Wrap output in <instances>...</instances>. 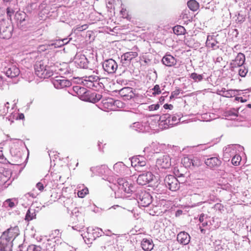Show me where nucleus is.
I'll list each match as a JSON object with an SVG mask.
<instances>
[{
	"mask_svg": "<svg viewBox=\"0 0 251 251\" xmlns=\"http://www.w3.org/2000/svg\"><path fill=\"white\" fill-rule=\"evenodd\" d=\"M19 234L17 226L11 227L4 231L0 237V251H12L13 241Z\"/></svg>",
	"mask_w": 251,
	"mask_h": 251,
	"instance_id": "f257e3e1",
	"label": "nucleus"
},
{
	"mask_svg": "<svg viewBox=\"0 0 251 251\" xmlns=\"http://www.w3.org/2000/svg\"><path fill=\"white\" fill-rule=\"evenodd\" d=\"M181 118V114L171 115L169 113L163 114L159 117V119H155L156 122H159L158 126L162 129H166L177 125L179 123Z\"/></svg>",
	"mask_w": 251,
	"mask_h": 251,
	"instance_id": "f03ea898",
	"label": "nucleus"
},
{
	"mask_svg": "<svg viewBox=\"0 0 251 251\" xmlns=\"http://www.w3.org/2000/svg\"><path fill=\"white\" fill-rule=\"evenodd\" d=\"M117 182L118 190L115 192L116 198H126L128 196L126 194L131 193L133 191L134 187L129 183L125 178H118Z\"/></svg>",
	"mask_w": 251,
	"mask_h": 251,
	"instance_id": "7ed1b4c3",
	"label": "nucleus"
},
{
	"mask_svg": "<svg viewBox=\"0 0 251 251\" xmlns=\"http://www.w3.org/2000/svg\"><path fill=\"white\" fill-rule=\"evenodd\" d=\"M100 77L96 75L85 76L82 78V83L89 88L98 90L104 88L103 84L100 82Z\"/></svg>",
	"mask_w": 251,
	"mask_h": 251,
	"instance_id": "20e7f679",
	"label": "nucleus"
},
{
	"mask_svg": "<svg viewBox=\"0 0 251 251\" xmlns=\"http://www.w3.org/2000/svg\"><path fill=\"white\" fill-rule=\"evenodd\" d=\"M156 126V120L150 119L144 124L139 122H135L130 126L133 130L140 132H149L150 129H154Z\"/></svg>",
	"mask_w": 251,
	"mask_h": 251,
	"instance_id": "39448f33",
	"label": "nucleus"
},
{
	"mask_svg": "<svg viewBox=\"0 0 251 251\" xmlns=\"http://www.w3.org/2000/svg\"><path fill=\"white\" fill-rule=\"evenodd\" d=\"M90 171L92 172L93 174L102 176L103 179L106 180L109 182L114 183L113 178L109 176L110 174H111V171L107 166L102 165L91 167Z\"/></svg>",
	"mask_w": 251,
	"mask_h": 251,
	"instance_id": "423d86ee",
	"label": "nucleus"
},
{
	"mask_svg": "<svg viewBox=\"0 0 251 251\" xmlns=\"http://www.w3.org/2000/svg\"><path fill=\"white\" fill-rule=\"evenodd\" d=\"M35 73L41 78H46L53 75L49 68H46L43 61L36 62L34 65Z\"/></svg>",
	"mask_w": 251,
	"mask_h": 251,
	"instance_id": "0eeeda50",
	"label": "nucleus"
},
{
	"mask_svg": "<svg viewBox=\"0 0 251 251\" xmlns=\"http://www.w3.org/2000/svg\"><path fill=\"white\" fill-rule=\"evenodd\" d=\"M0 38L4 39H8L12 36L13 29V26L10 22L6 20L0 21Z\"/></svg>",
	"mask_w": 251,
	"mask_h": 251,
	"instance_id": "6e6552de",
	"label": "nucleus"
},
{
	"mask_svg": "<svg viewBox=\"0 0 251 251\" xmlns=\"http://www.w3.org/2000/svg\"><path fill=\"white\" fill-rule=\"evenodd\" d=\"M12 172L10 169L0 166V186L7 187L13 181L11 179Z\"/></svg>",
	"mask_w": 251,
	"mask_h": 251,
	"instance_id": "1a4fd4ad",
	"label": "nucleus"
},
{
	"mask_svg": "<svg viewBox=\"0 0 251 251\" xmlns=\"http://www.w3.org/2000/svg\"><path fill=\"white\" fill-rule=\"evenodd\" d=\"M243 147L238 144L229 145L225 147L223 150V157L226 161H228L237 151H242Z\"/></svg>",
	"mask_w": 251,
	"mask_h": 251,
	"instance_id": "9d476101",
	"label": "nucleus"
},
{
	"mask_svg": "<svg viewBox=\"0 0 251 251\" xmlns=\"http://www.w3.org/2000/svg\"><path fill=\"white\" fill-rule=\"evenodd\" d=\"M137 201L141 206L146 207L152 201V197L149 192L141 191L137 195Z\"/></svg>",
	"mask_w": 251,
	"mask_h": 251,
	"instance_id": "9b49d317",
	"label": "nucleus"
},
{
	"mask_svg": "<svg viewBox=\"0 0 251 251\" xmlns=\"http://www.w3.org/2000/svg\"><path fill=\"white\" fill-rule=\"evenodd\" d=\"M164 181L166 187L172 191H176L179 188L178 180L173 175L167 176Z\"/></svg>",
	"mask_w": 251,
	"mask_h": 251,
	"instance_id": "f8f14e48",
	"label": "nucleus"
},
{
	"mask_svg": "<svg viewBox=\"0 0 251 251\" xmlns=\"http://www.w3.org/2000/svg\"><path fill=\"white\" fill-rule=\"evenodd\" d=\"M86 234L87 235L84 233L81 234L83 238L86 237L89 239H95L97 237L101 236L104 232L100 228L89 227L87 228Z\"/></svg>",
	"mask_w": 251,
	"mask_h": 251,
	"instance_id": "ddd939ff",
	"label": "nucleus"
},
{
	"mask_svg": "<svg viewBox=\"0 0 251 251\" xmlns=\"http://www.w3.org/2000/svg\"><path fill=\"white\" fill-rule=\"evenodd\" d=\"M15 19L17 21L18 26L23 30L25 29L29 20L25 13L23 11H17L15 14Z\"/></svg>",
	"mask_w": 251,
	"mask_h": 251,
	"instance_id": "4468645a",
	"label": "nucleus"
},
{
	"mask_svg": "<svg viewBox=\"0 0 251 251\" xmlns=\"http://www.w3.org/2000/svg\"><path fill=\"white\" fill-rule=\"evenodd\" d=\"M52 83L56 89H62L69 87L72 85L71 82L65 78L63 76H57L52 79Z\"/></svg>",
	"mask_w": 251,
	"mask_h": 251,
	"instance_id": "2eb2a0df",
	"label": "nucleus"
},
{
	"mask_svg": "<svg viewBox=\"0 0 251 251\" xmlns=\"http://www.w3.org/2000/svg\"><path fill=\"white\" fill-rule=\"evenodd\" d=\"M102 68L108 74H113L117 70L118 64L112 59H106L102 63Z\"/></svg>",
	"mask_w": 251,
	"mask_h": 251,
	"instance_id": "dca6fc26",
	"label": "nucleus"
},
{
	"mask_svg": "<svg viewBox=\"0 0 251 251\" xmlns=\"http://www.w3.org/2000/svg\"><path fill=\"white\" fill-rule=\"evenodd\" d=\"M73 62L77 68L86 69L88 68V61L86 56L81 53H77L74 57Z\"/></svg>",
	"mask_w": 251,
	"mask_h": 251,
	"instance_id": "f3484780",
	"label": "nucleus"
},
{
	"mask_svg": "<svg viewBox=\"0 0 251 251\" xmlns=\"http://www.w3.org/2000/svg\"><path fill=\"white\" fill-rule=\"evenodd\" d=\"M154 177L151 172H146L138 176L137 183L140 185H145L153 181Z\"/></svg>",
	"mask_w": 251,
	"mask_h": 251,
	"instance_id": "a211bd4d",
	"label": "nucleus"
},
{
	"mask_svg": "<svg viewBox=\"0 0 251 251\" xmlns=\"http://www.w3.org/2000/svg\"><path fill=\"white\" fill-rule=\"evenodd\" d=\"M156 166L163 169L169 168L171 166V157L168 154H164L156 160Z\"/></svg>",
	"mask_w": 251,
	"mask_h": 251,
	"instance_id": "6ab92c4d",
	"label": "nucleus"
},
{
	"mask_svg": "<svg viewBox=\"0 0 251 251\" xmlns=\"http://www.w3.org/2000/svg\"><path fill=\"white\" fill-rule=\"evenodd\" d=\"M138 56V53L136 51H129L124 53L121 57V62L124 67L128 66L131 61Z\"/></svg>",
	"mask_w": 251,
	"mask_h": 251,
	"instance_id": "aec40b11",
	"label": "nucleus"
},
{
	"mask_svg": "<svg viewBox=\"0 0 251 251\" xmlns=\"http://www.w3.org/2000/svg\"><path fill=\"white\" fill-rule=\"evenodd\" d=\"M119 94L124 100H129L135 96V94L131 87H126L123 88L119 91Z\"/></svg>",
	"mask_w": 251,
	"mask_h": 251,
	"instance_id": "412c9836",
	"label": "nucleus"
},
{
	"mask_svg": "<svg viewBox=\"0 0 251 251\" xmlns=\"http://www.w3.org/2000/svg\"><path fill=\"white\" fill-rule=\"evenodd\" d=\"M4 72L6 76L11 78L18 76L20 74V70L15 65H10L9 67H5Z\"/></svg>",
	"mask_w": 251,
	"mask_h": 251,
	"instance_id": "4be33fe9",
	"label": "nucleus"
},
{
	"mask_svg": "<svg viewBox=\"0 0 251 251\" xmlns=\"http://www.w3.org/2000/svg\"><path fill=\"white\" fill-rule=\"evenodd\" d=\"M113 169L117 176L125 175L129 171L128 168L122 162H119L115 164Z\"/></svg>",
	"mask_w": 251,
	"mask_h": 251,
	"instance_id": "5701e85b",
	"label": "nucleus"
},
{
	"mask_svg": "<svg viewBox=\"0 0 251 251\" xmlns=\"http://www.w3.org/2000/svg\"><path fill=\"white\" fill-rule=\"evenodd\" d=\"M131 164L132 166L136 167H144L146 165V159L143 156L138 155L131 158Z\"/></svg>",
	"mask_w": 251,
	"mask_h": 251,
	"instance_id": "b1692460",
	"label": "nucleus"
},
{
	"mask_svg": "<svg viewBox=\"0 0 251 251\" xmlns=\"http://www.w3.org/2000/svg\"><path fill=\"white\" fill-rule=\"evenodd\" d=\"M245 61V55L242 53H239L237 55L235 59L232 60L230 63V66L232 68L241 67L242 66Z\"/></svg>",
	"mask_w": 251,
	"mask_h": 251,
	"instance_id": "393cba45",
	"label": "nucleus"
},
{
	"mask_svg": "<svg viewBox=\"0 0 251 251\" xmlns=\"http://www.w3.org/2000/svg\"><path fill=\"white\" fill-rule=\"evenodd\" d=\"M206 46L207 48H211L213 50H217L219 49V42L217 41L216 38L213 35H208L205 43Z\"/></svg>",
	"mask_w": 251,
	"mask_h": 251,
	"instance_id": "a878e982",
	"label": "nucleus"
},
{
	"mask_svg": "<svg viewBox=\"0 0 251 251\" xmlns=\"http://www.w3.org/2000/svg\"><path fill=\"white\" fill-rule=\"evenodd\" d=\"M177 241L183 245H187L190 241V236L185 231L180 232L177 236Z\"/></svg>",
	"mask_w": 251,
	"mask_h": 251,
	"instance_id": "bb28decb",
	"label": "nucleus"
},
{
	"mask_svg": "<svg viewBox=\"0 0 251 251\" xmlns=\"http://www.w3.org/2000/svg\"><path fill=\"white\" fill-rule=\"evenodd\" d=\"M73 71L71 70L68 65L64 63L62 67L58 69V72L60 75H64V77H70L72 76Z\"/></svg>",
	"mask_w": 251,
	"mask_h": 251,
	"instance_id": "cd10ccee",
	"label": "nucleus"
},
{
	"mask_svg": "<svg viewBox=\"0 0 251 251\" xmlns=\"http://www.w3.org/2000/svg\"><path fill=\"white\" fill-rule=\"evenodd\" d=\"M162 63L166 66L172 67L176 64L175 58L171 54H166L162 59Z\"/></svg>",
	"mask_w": 251,
	"mask_h": 251,
	"instance_id": "c85d7f7f",
	"label": "nucleus"
},
{
	"mask_svg": "<svg viewBox=\"0 0 251 251\" xmlns=\"http://www.w3.org/2000/svg\"><path fill=\"white\" fill-rule=\"evenodd\" d=\"M205 163L209 168H214L219 167L221 164V161L218 158L213 157L205 160Z\"/></svg>",
	"mask_w": 251,
	"mask_h": 251,
	"instance_id": "c756f323",
	"label": "nucleus"
},
{
	"mask_svg": "<svg viewBox=\"0 0 251 251\" xmlns=\"http://www.w3.org/2000/svg\"><path fill=\"white\" fill-rule=\"evenodd\" d=\"M102 105L105 110H115L114 100L111 98H107L102 100Z\"/></svg>",
	"mask_w": 251,
	"mask_h": 251,
	"instance_id": "7c9ffc66",
	"label": "nucleus"
},
{
	"mask_svg": "<svg viewBox=\"0 0 251 251\" xmlns=\"http://www.w3.org/2000/svg\"><path fill=\"white\" fill-rule=\"evenodd\" d=\"M142 249L146 251H151L153 249L154 244L151 239H143L141 242Z\"/></svg>",
	"mask_w": 251,
	"mask_h": 251,
	"instance_id": "2f4dec72",
	"label": "nucleus"
},
{
	"mask_svg": "<svg viewBox=\"0 0 251 251\" xmlns=\"http://www.w3.org/2000/svg\"><path fill=\"white\" fill-rule=\"evenodd\" d=\"M15 114H14L13 112L7 116H1L2 117L1 124L5 126L11 125L15 119Z\"/></svg>",
	"mask_w": 251,
	"mask_h": 251,
	"instance_id": "473e14b6",
	"label": "nucleus"
},
{
	"mask_svg": "<svg viewBox=\"0 0 251 251\" xmlns=\"http://www.w3.org/2000/svg\"><path fill=\"white\" fill-rule=\"evenodd\" d=\"M18 203V200L17 198L8 199L3 202V205L5 208H13L16 206Z\"/></svg>",
	"mask_w": 251,
	"mask_h": 251,
	"instance_id": "72a5a7b5",
	"label": "nucleus"
},
{
	"mask_svg": "<svg viewBox=\"0 0 251 251\" xmlns=\"http://www.w3.org/2000/svg\"><path fill=\"white\" fill-rule=\"evenodd\" d=\"M9 103L6 102L0 104V116H6L8 112Z\"/></svg>",
	"mask_w": 251,
	"mask_h": 251,
	"instance_id": "f704fd0d",
	"label": "nucleus"
},
{
	"mask_svg": "<svg viewBox=\"0 0 251 251\" xmlns=\"http://www.w3.org/2000/svg\"><path fill=\"white\" fill-rule=\"evenodd\" d=\"M188 7L192 11H196L199 7L198 2L195 0H190L187 2Z\"/></svg>",
	"mask_w": 251,
	"mask_h": 251,
	"instance_id": "c9c22d12",
	"label": "nucleus"
},
{
	"mask_svg": "<svg viewBox=\"0 0 251 251\" xmlns=\"http://www.w3.org/2000/svg\"><path fill=\"white\" fill-rule=\"evenodd\" d=\"M221 92L223 93L222 95L226 98H231L235 96L234 91L232 90H226L225 88H223Z\"/></svg>",
	"mask_w": 251,
	"mask_h": 251,
	"instance_id": "e433bc0d",
	"label": "nucleus"
},
{
	"mask_svg": "<svg viewBox=\"0 0 251 251\" xmlns=\"http://www.w3.org/2000/svg\"><path fill=\"white\" fill-rule=\"evenodd\" d=\"M173 31L175 34L182 35L185 33V29L182 26L176 25L174 27Z\"/></svg>",
	"mask_w": 251,
	"mask_h": 251,
	"instance_id": "4c0bfd02",
	"label": "nucleus"
},
{
	"mask_svg": "<svg viewBox=\"0 0 251 251\" xmlns=\"http://www.w3.org/2000/svg\"><path fill=\"white\" fill-rule=\"evenodd\" d=\"M181 162L186 168L190 167L192 166V155L184 157Z\"/></svg>",
	"mask_w": 251,
	"mask_h": 251,
	"instance_id": "58836bf2",
	"label": "nucleus"
},
{
	"mask_svg": "<svg viewBox=\"0 0 251 251\" xmlns=\"http://www.w3.org/2000/svg\"><path fill=\"white\" fill-rule=\"evenodd\" d=\"M47 186V183L45 179H41L39 182L36 185V188L39 191V193L42 192L45 188Z\"/></svg>",
	"mask_w": 251,
	"mask_h": 251,
	"instance_id": "ea45409f",
	"label": "nucleus"
},
{
	"mask_svg": "<svg viewBox=\"0 0 251 251\" xmlns=\"http://www.w3.org/2000/svg\"><path fill=\"white\" fill-rule=\"evenodd\" d=\"M241 160V157L239 155L235 154L232 157L231 163L234 166H238L239 165Z\"/></svg>",
	"mask_w": 251,
	"mask_h": 251,
	"instance_id": "a19ab883",
	"label": "nucleus"
},
{
	"mask_svg": "<svg viewBox=\"0 0 251 251\" xmlns=\"http://www.w3.org/2000/svg\"><path fill=\"white\" fill-rule=\"evenodd\" d=\"M190 78L193 79L195 82H200L202 80L203 78V75L193 73L191 74Z\"/></svg>",
	"mask_w": 251,
	"mask_h": 251,
	"instance_id": "79ce46f5",
	"label": "nucleus"
},
{
	"mask_svg": "<svg viewBox=\"0 0 251 251\" xmlns=\"http://www.w3.org/2000/svg\"><path fill=\"white\" fill-rule=\"evenodd\" d=\"M92 99L90 100V101L95 103L98 101L101 98V95L100 94H97L96 93H93L91 94Z\"/></svg>",
	"mask_w": 251,
	"mask_h": 251,
	"instance_id": "37998d69",
	"label": "nucleus"
},
{
	"mask_svg": "<svg viewBox=\"0 0 251 251\" xmlns=\"http://www.w3.org/2000/svg\"><path fill=\"white\" fill-rule=\"evenodd\" d=\"M88 189L87 188L85 187L81 190H78L77 192V195L79 198H84L88 193Z\"/></svg>",
	"mask_w": 251,
	"mask_h": 251,
	"instance_id": "c03bdc74",
	"label": "nucleus"
},
{
	"mask_svg": "<svg viewBox=\"0 0 251 251\" xmlns=\"http://www.w3.org/2000/svg\"><path fill=\"white\" fill-rule=\"evenodd\" d=\"M239 67L240 68L238 70L239 75L241 77H245L248 72V69H246L244 66H242Z\"/></svg>",
	"mask_w": 251,
	"mask_h": 251,
	"instance_id": "a18cd8bd",
	"label": "nucleus"
},
{
	"mask_svg": "<svg viewBox=\"0 0 251 251\" xmlns=\"http://www.w3.org/2000/svg\"><path fill=\"white\" fill-rule=\"evenodd\" d=\"M191 164L192 166L198 167L201 164L200 160L198 157L192 155Z\"/></svg>",
	"mask_w": 251,
	"mask_h": 251,
	"instance_id": "49530a36",
	"label": "nucleus"
},
{
	"mask_svg": "<svg viewBox=\"0 0 251 251\" xmlns=\"http://www.w3.org/2000/svg\"><path fill=\"white\" fill-rule=\"evenodd\" d=\"M63 41L61 40H56L50 44V46H53L55 48L61 47L63 46Z\"/></svg>",
	"mask_w": 251,
	"mask_h": 251,
	"instance_id": "de8ad7c7",
	"label": "nucleus"
},
{
	"mask_svg": "<svg viewBox=\"0 0 251 251\" xmlns=\"http://www.w3.org/2000/svg\"><path fill=\"white\" fill-rule=\"evenodd\" d=\"M246 19V16L244 14H242L241 13H239L238 14L237 19L236 20V22L238 23L241 24L243 23Z\"/></svg>",
	"mask_w": 251,
	"mask_h": 251,
	"instance_id": "09e8293b",
	"label": "nucleus"
},
{
	"mask_svg": "<svg viewBox=\"0 0 251 251\" xmlns=\"http://www.w3.org/2000/svg\"><path fill=\"white\" fill-rule=\"evenodd\" d=\"M64 206L69 210L71 208V205L73 204L72 200L70 199H67L64 201Z\"/></svg>",
	"mask_w": 251,
	"mask_h": 251,
	"instance_id": "8fccbe9b",
	"label": "nucleus"
},
{
	"mask_svg": "<svg viewBox=\"0 0 251 251\" xmlns=\"http://www.w3.org/2000/svg\"><path fill=\"white\" fill-rule=\"evenodd\" d=\"M14 12H15V10L13 9V8H12L11 7H8L7 8L6 13H7V16L9 18H11L12 15L14 14Z\"/></svg>",
	"mask_w": 251,
	"mask_h": 251,
	"instance_id": "3c124183",
	"label": "nucleus"
},
{
	"mask_svg": "<svg viewBox=\"0 0 251 251\" xmlns=\"http://www.w3.org/2000/svg\"><path fill=\"white\" fill-rule=\"evenodd\" d=\"M152 90L154 91L153 92V94L154 95L159 94L161 93L159 85H155L153 88Z\"/></svg>",
	"mask_w": 251,
	"mask_h": 251,
	"instance_id": "603ef678",
	"label": "nucleus"
},
{
	"mask_svg": "<svg viewBox=\"0 0 251 251\" xmlns=\"http://www.w3.org/2000/svg\"><path fill=\"white\" fill-rule=\"evenodd\" d=\"M214 208L216 210L221 211L224 210V206L221 203H217L214 205Z\"/></svg>",
	"mask_w": 251,
	"mask_h": 251,
	"instance_id": "864d4df0",
	"label": "nucleus"
},
{
	"mask_svg": "<svg viewBox=\"0 0 251 251\" xmlns=\"http://www.w3.org/2000/svg\"><path fill=\"white\" fill-rule=\"evenodd\" d=\"M25 220L28 222V224H29V222L30 220H31V216L30 214V209L29 208L26 212Z\"/></svg>",
	"mask_w": 251,
	"mask_h": 251,
	"instance_id": "5fc2aeb1",
	"label": "nucleus"
},
{
	"mask_svg": "<svg viewBox=\"0 0 251 251\" xmlns=\"http://www.w3.org/2000/svg\"><path fill=\"white\" fill-rule=\"evenodd\" d=\"M124 104L120 100H114V107L116 106L118 108H122Z\"/></svg>",
	"mask_w": 251,
	"mask_h": 251,
	"instance_id": "6e6d98bb",
	"label": "nucleus"
},
{
	"mask_svg": "<svg viewBox=\"0 0 251 251\" xmlns=\"http://www.w3.org/2000/svg\"><path fill=\"white\" fill-rule=\"evenodd\" d=\"M14 114H15V120H23L24 119V115L23 113L19 114L14 112Z\"/></svg>",
	"mask_w": 251,
	"mask_h": 251,
	"instance_id": "4d7b16f0",
	"label": "nucleus"
},
{
	"mask_svg": "<svg viewBox=\"0 0 251 251\" xmlns=\"http://www.w3.org/2000/svg\"><path fill=\"white\" fill-rule=\"evenodd\" d=\"M159 107V105L158 104H152L149 106V109L150 111L156 110L158 109Z\"/></svg>",
	"mask_w": 251,
	"mask_h": 251,
	"instance_id": "13d9d810",
	"label": "nucleus"
},
{
	"mask_svg": "<svg viewBox=\"0 0 251 251\" xmlns=\"http://www.w3.org/2000/svg\"><path fill=\"white\" fill-rule=\"evenodd\" d=\"M207 218V216H206L204 214L202 213L200 216L199 221L201 223H202L204 221L205 219H206Z\"/></svg>",
	"mask_w": 251,
	"mask_h": 251,
	"instance_id": "bf43d9fd",
	"label": "nucleus"
},
{
	"mask_svg": "<svg viewBox=\"0 0 251 251\" xmlns=\"http://www.w3.org/2000/svg\"><path fill=\"white\" fill-rule=\"evenodd\" d=\"M31 197V194L30 192H28L26 194H25L24 196L23 197L24 200H28L29 201V198Z\"/></svg>",
	"mask_w": 251,
	"mask_h": 251,
	"instance_id": "052dcab7",
	"label": "nucleus"
},
{
	"mask_svg": "<svg viewBox=\"0 0 251 251\" xmlns=\"http://www.w3.org/2000/svg\"><path fill=\"white\" fill-rule=\"evenodd\" d=\"M179 94V90H176V91H174L172 93V95L170 96V99H172V98H174L175 97L177 96Z\"/></svg>",
	"mask_w": 251,
	"mask_h": 251,
	"instance_id": "680f3d73",
	"label": "nucleus"
},
{
	"mask_svg": "<svg viewBox=\"0 0 251 251\" xmlns=\"http://www.w3.org/2000/svg\"><path fill=\"white\" fill-rule=\"evenodd\" d=\"M6 158L4 157V155L0 153V162L2 163H5L6 162Z\"/></svg>",
	"mask_w": 251,
	"mask_h": 251,
	"instance_id": "e2e57ef3",
	"label": "nucleus"
},
{
	"mask_svg": "<svg viewBox=\"0 0 251 251\" xmlns=\"http://www.w3.org/2000/svg\"><path fill=\"white\" fill-rule=\"evenodd\" d=\"M73 89L77 93L78 92V90H81V89H82V90H84V88H80L79 86H74L73 87Z\"/></svg>",
	"mask_w": 251,
	"mask_h": 251,
	"instance_id": "0e129e2a",
	"label": "nucleus"
},
{
	"mask_svg": "<svg viewBox=\"0 0 251 251\" xmlns=\"http://www.w3.org/2000/svg\"><path fill=\"white\" fill-rule=\"evenodd\" d=\"M33 251H43L41 248L38 246H34V248L32 250Z\"/></svg>",
	"mask_w": 251,
	"mask_h": 251,
	"instance_id": "69168bd1",
	"label": "nucleus"
},
{
	"mask_svg": "<svg viewBox=\"0 0 251 251\" xmlns=\"http://www.w3.org/2000/svg\"><path fill=\"white\" fill-rule=\"evenodd\" d=\"M164 107L166 109H172L173 107V106L172 104H165L164 105Z\"/></svg>",
	"mask_w": 251,
	"mask_h": 251,
	"instance_id": "338daca9",
	"label": "nucleus"
},
{
	"mask_svg": "<svg viewBox=\"0 0 251 251\" xmlns=\"http://www.w3.org/2000/svg\"><path fill=\"white\" fill-rule=\"evenodd\" d=\"M182 211L181 210H177L176 212V216L178 217L182 214Z\"/></svg>",
	"mask_w": 251,
	"mask_h": 251,
	"instance_id": "774afa93",
	"label": "nucleus"
}]
</instances>
